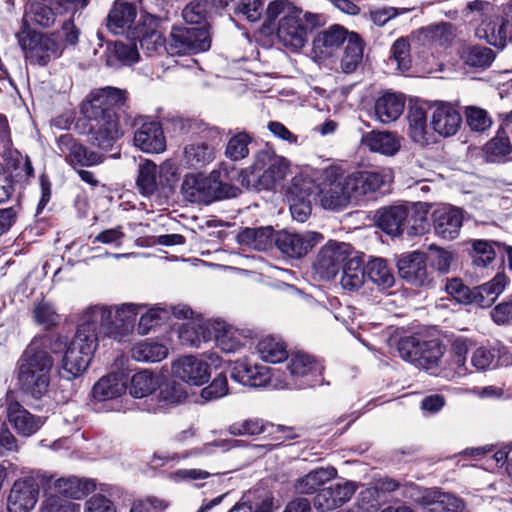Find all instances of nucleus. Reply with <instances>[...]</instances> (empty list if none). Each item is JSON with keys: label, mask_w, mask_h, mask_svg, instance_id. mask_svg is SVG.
Returning a JSON list of instances; mask_svg holds the SVG:
<instances>
[{"label": "nucleus", "mask_w": 512, "mask_h": 512, "mask_svg": "<svg viewBox=\"0 0 512 512\" xmlns=\"http://www.w3.org/2000/svg\"><path fill=\"white\" fill-rule=\"evenodd\" d=\"M124 91L105 87L91 93L81 105V113L89 122V131L93 143L102 149H108L121 137L122 131L116 109L124 105Z\"/></svg>", "instance_id": "1"}, {"label": "nucleus", "mask_w": 512, "mask_h": 512, "mask_svg": "<svg viewBox=\"0 0 512 512\" xmlns=\"http://www.w3.org/2000/svg\"><path fill=\"white\" fill-rule=\"evenodd\" d=\"M281 15L277 38L283 46L292 51H299L306 45L309 31L326 24L324 14L303 12L289 0L271 1L266 9L267 20L272 23Z\"/></svg>", "instance_id": "2"}, {"label": "nucleus", "mask_w": 512, "mask_h": 512, "mask_svg": "<svg viewBox=\"0 0 512 512\" xmlns=\"http://www.w3.org/2000/svg\"><path fill=\"white\" fill-rule=\"evenodd\" d=\"M53 364V358L46 351L42 339L34 338L17 361L19 389L26 395L40 399L48 391Z\"/></svg>", "instance_id": "3"}, {"label": "nucleus", "mask_w": 512, "mask_h": 512, "mask_svg": "<svg viewBox=\"0 0 512 512\" xmlns=\"http://www.w3.org/2000/svg\"><path fill=\"white\" fill-rule=\"evenodd\" d=\"M142 305L124 303L120 306L95 305L82 313L84 325L91 326L98 337L117 338L128 334L134 326L138 310Z\"/></svg>", "instance_id": "4"}, {"label": "nucleus", "mask_w": 512, "mask_h": 512, "mask_svg": "<svg viewBox=\"0 0 512 512\" xmlns=\"http://www.w3.org/2000/svg\"><path fill=\"white\" fill-rule=\"evenodd\" d=\"M289 161L283 156L277 155L270 147L258 151L251 166V171L244 177L248 187L257 190H271L280 184L287 176Z\"/></svg>", "instance_id": "5"}, {"label": "nucleus", "mask_w": 512, "mask_h": 512, "mask_svg": "<svg viewBox=\"0 0 512 512\" xmlns=\"http://www.w3.org/2000/svg\"><path fill=\"white\" fill-rule=\"evenodd\" d=\"M99 339L91 326L84 325V319L81 317L76 334L67 346L62 359V368L67 379L75 378L87 369Z\"/></svg>", "instance_id": "6"}, {"label": "nucleus", "mask_w": 512, "mask_h": 512, "mask_svg": "<svg viewBox=\"0 0 512 512\" xmlns=\"http://www.w3.org/2000/svg\"><path fill=\"white\" fill-rule=\"evenodd\" d=\"M218 176L219 174L215 171L208 176L203 174L186 175L181 186L184 198L190 202L207 204L214 200L235 197L239 190L223 184L218 180Z\"/></svg>", "instance_id": "7"}, {"label": "nucleus", "mask_w": 512, "mask_h": 512, "mask_svg": "<svg viewBox=\"0 0 512 512\" xmlns=\"http://www.w3.org/2000/svg\"><path fill=\"white\" fill-rule=\"evenodd\" d=\"M402 495L422 506L426 512H465L461 498L438 488H421L410 483L403 486Z\"/></svg>", "instance_id": "8"}, {"label": "nucleus", "mask_w": 512, "mask_h": 512, "mask_svg": "<svg viewBox=\"0 0 512 512\" xmlns=\"http://www.w3.org/2000/svg\"><path fill=\"white\" fill-rule=\"evenodd\" d=\"M17 37L25 58L32 64L45 66L51 59L60 57L64 50L54 34L22 30Z\"/></svg>", "instance_id": "9"}, {"label": "nucleus", "mask_w": 512, "mask_h": 512, "mask_svg": "<svg viewBox=\"0 0 512 512\" xmlns=\"http://www.w3.org/2000/svg\"><path fill=\"white\" fill-rule=\"evenodd\" d=\"M397 349L403 360L425 370L437 366L444 352L438 340L425 341L416 336L401 338Z\"/></svg>", "instance_id": "10"}, {"label": "nucleus", "mask_w": 512, "mask_h": 512, "mask_svg": "<svg viewBox=\"0 0 512 512\" xmlns=\"http://www.w3.org/2000/svg\"><path fill=\"white\" fill-rule=\"evenodd\" d=\"M211 46V38L205 27L174 26L165 45L172 56L205 52Z\"/></svg>", "instance_id": "11"}, {"label": "nucleus", "mask_w": 512, "mask_h": 512, "mask_svg": "<svg viewBox=\"0 0 512 512\" xmlns=\"http://www.w3.org/2000/svg\"><path fill=\"white\" fill-rule=\"evenodd\" d=\"M347 184V178L339 168L335 166L325 168L319 184L321 205L325 209L337 210L352 203L353 198Z\"/></svg>", "instance_id": "12"}, {"label": "nucleus", "mask_w": 512, "mask_h": 512, "mask_svg": "<svg viewBox=\"0 0 512 512\" xmlns=\"http://www.w3.org/2000/svg\"><path fill=\"white\" fill-rule=\"evenodd\" d=\"M353 248L345 242L328 241L322 246L313 262V271L321 280H332L352 255Z\"/></svg>", "instance_id": "13"}, {"label": "nucleus", "mask_w": 512, "mask_h": 512, "mask_svg": "<svg viewBox=\"0 0 512 512\" xmlns=\"http://www.w3.org/2000/svg\"><path fill=\"white\" fill-rule=\"evenodd\" d=\"M1 401V406H5L9 423L19 435L29 437L35 434L43 425V419L26 410L22 404L17 401L13 391H7Z\"/></svg>", "instance_id": "14"}, {"label": "nucleus", "mask_w": 512, "mask_h": 512, "mask_svg": "<svg viewBox=\"0 0 512 512\" xmlns=\"http://www.w3.org/2000/svg\"><path fill=\"white\" fill-rule=\"evenodd\" d=\"M348 190L351 192L353 202L358 203L372 197L386 183L390 181V174L381 171H356L346 175Z\"/></svg>", "instance_id": "15"}, {"label": "nucleus", "mask_w": 512, "mask_h": 512, "mask_svg": "<svg viewBox=\"0 0 512 512\" xmlns=\"http://www.w3.org/2000/svg\"><path fill=\"white\" fill-rule=\"evenodd\" d=\"M322 239V234L318 232L294 233L282 231L277 234L275 245L287 257L301 258L311 251Z\"/></svg>", "instance_id": "16"}, {"label": "nucleus", "mask_w": 512, "mask_h": 512, "mask_svg": "<svg viewBox=\"0 0 512 512\" xmlns=\"http://www.w3.org/2000/svg\"><path fill=\"white\" fill-rule=\"evenodd\" d=\"M311 194V181L301 176H295L292 179V183L287 189L286 197L291 215L296 221L304 222L311 214Z\"/></svg>", "instance_id": "17"}, {"label": "nucleus", "mask_w": 512, "mask_h": 512, "mask_svg": "<svg viewBox=\"0 0 512 512\" xmlns=\"http://www.w3.org/2000/svg\"><path fill=\"white\" fill-rule=\"evenodd\" d=\"M58 148L65 155L66 161L73 166L89 167L101 164L104 155L90 151L81 143H78L70 134L61 135L57 141Z\"/></svg>", "instance_id": "18"}, {"label": "nucleus", "mask_w": 512, "mask_h": 512, "mask_svg": "<svg viewBox=\"0 0 512 512\" xmlns=\"http://www.w3.org/2000/svg\"><path fill=\"white\" fill-rule=\"evenodd\" d=\"M397 267L400 277L412 286H428L432 281L427 271L424 253L415 251L401 256Z\"/></svg>", "instance_id": "19"}, {"label": "nucleus", "mask_w": 512, "mask_h": 512, "mask_svg": "<svg viewBox=\"0 0 512 512\" xmlns=\"http://www.w3.org/2000/svg\"><path fill=\"white\" fill-rule=\"evenodd\" d=\"M39 485L33 478L17 480L7 500L8 512H30L36 505Z\"/></svg>", "instance_id": "20"}, {"label": "nucleus", "mask_w": 512, "mask_h": 512, "mask_svg": "<svg viewBox=\"0 0 512 512\" xmlns=\"http://www.w3.org/2000/svg\"><path fill=\"white\" fill-rule=\"evenodd\" d=\"M356 488V484L351 481L323 488L313 499L314 508L319 512L332 511L348 502L356 492Z\"/></svg>", "instance_id": "21"}, {"label": "nucleus", "mask_w": 512, "mask_h": 512, "mask_svg": "<svg viewBox=\"0 0 512 512\" xmlns=\"http://www.w3.org/2000/svg\"><path fill=\"white\" fill-rule=\"evenodd\" d=\"M463 212L453 206H441L432 213L433 228L439 237L445 240H453L458 237L462 224Z\"/></svg>", "instance_id": "22"}, {"label": "nucleus", "mask_w": 512, "mask_h": 512, "mask_svg": "<svg viewBox=\"0 0 512 512\" xmlns=\"http://www.w3.org/2000/svg\"><path fill=\"white\" fill-rule=\"evenodd\" d=\"M172 371L176 377L193 385H202L210 376L208 363L194 356H184L175 361Z\"/></svg>", "instance_id": "23"}, {"label": "nucleus", "mask_w": 512, "mask_h": 512, "mask_svg": "<svg viewBox=\"0 0 512 512\" xmlns=\"http://www.w3.org/2000/svg\"><path fill=\"white\" fill-rule=\"evenodd\" d=\"M350 33L343 27L334 25L328 30L319 33L312 43L314 58L322 61L330 57L334 50L347 42Z\"/></svg>", "instance_id": "24"}, {"label": "nucleus", "mask_w": 512, "mask_h": 512, "mask_svg": "<svg viewBox=\"0 0 512 512\" xmlns=\"http://www.w3.org/2000/svg\"><path fill=\"white\" fill-rule=\"evenodd\" d=\"M134 144L146 153H160L165 150L163 130L157 122H143L134 133Z\"/></svg>", "instance_id": "25"}, {"label": "nucleus", "mask_w": 512, "mask_h": 512, "mask_svg": "<svg viewBox=\"0 0 512 512\" xmlns=\"http://www.w3.org/2000/svg\"><path fill=\"white\" fill-rule=\"evenodd\" d=\"M407 216L408 207L403 205L387 206L375 212L374 221L377 227L386 234L399 236L404 233Z\"/></svg>", "instance_id": "26"}, {"label": "nucleus", "mask_w": 512, "mask_h": 512, "mask_svg": "<svg viewBox=\"0 0 512 512\" xmlns=\"http://www.w3.org/2000/svg\"><path fill=\"white\" fill-rule=\"evenodd\" d=\"M461 123V114L455 108L447 104L438 106L434 110L431 120L434 131L443 137L456 134Z\"/></svg>", "instance_id": "27"}, {"label": "nucleus", "mask_w": 512, "mask_h": 512, "mask_svg": "<svg viewBox=\"0 0 512 512\" xmlns=\"http://www.w3.org/2000/svg\"><path fill=\"white\" fill-rule=\"evenodd\" d=\"M362 144L371 152L393 156L401 147V139L392 132L371 131L362 136Z\"/></svg>", "instance_id": "28"}, {"label": "nucleus", "mask_w": 512, "mask_h": 512, "mask_svg": "<svg viewBox=\"0 0 512 512\" xmlns=\"http://www.w3.org/2000/svg\"><path fill=\"white\" fill-rule=\"evenodd\" d=\"M337 470L334 467H320L311 470L306 475L295 480L293 488L295 493L309 495L318 491L319 487L335 478Z\"/></svg>", "instance_id": "29"}, {"label": "nucleus", "mask_w": 512, "mask_h": 512, "mask_svg": "<svg viewBox=\"0 0 512 512\" xmlns=\"http://www.w3.org/2000/svg\"><path fill=\"white\" fill-rule=\"evenodd\" d=\"M60 14L55 5L48 0H32L25 12L24 21L27 24L43 28L52 26Z\"/></svg>", "instance_id": "30"}, {"label": "nucleus", "mask_w": 512, "mask_h": 512, "mask_svg": "<svg viewBox=\"0 0 512 512\" xmlns=\"http://www.w3.org/2000/svg\"><path fill=\"white\" fill-rule=\"evenodd\" d=\"M166 166L157 167L152 161L145 160L139 164L137 186L144 196L153 195L162 185V177Z\"/></svg>", "instance_id": "31"}, {"label": "nucleus", "mask_w": 512, "mask_h": 512, "mask_svg": "<svg viewBox=\"0 0 512 512\" xmlns=\"http://www.w3.org/2000/svg\"><path fill=\"white\" fill-rule=\"evenodd\" d=\"M136 8L129 3L115 2L107 16L106 26L113 34H124L136 18Z\"/></svg>", "instance_id": "32"}, {"label": "nucleus", "mask_w": 512, "mask_h": 512, "mask_svg": "<svg viewBox=\"0 0 512 512\" xmlns=\"http://www.w3.org/2000/svg\"><path fill=\"white\" fill-rule=\"evenodd\" d=\"M507 285V277L497 274L491 281L473 289L472 304L485 308L491 306Z\"/></svg>", "instance_id": "33"}, {"label": "nucleus", "mask_w": 512, "mask_h": 512, "mask_svg": "<svg viewBox=\"0 0 512 512\" xmlns=\"http://www.w3.org/2000/svg\"><path fill=\"white\" fill-rule=\"evenodd\" d=\"M232 378L243 385L259 387L267 383L270 375L265 366H253L246 361H239L233 369Z\"/></svg>", "instance_id": "34"}, {"label": "nucleus", "mask_w": 512, "mask_h": 512, "mask_svg": "<svg viewBox=\"0 0 512 512\" xmlns=\"http://www.w3.org/2000/svg\"><path fill=\"white\" fill-rule=\"evenodd\" d=\"M404 110V99L395 93H386L375 101L374 111L382 123H390L399 118Z\"/></svg>", "instance_id": "35"}, {"label": "nucleus", "mask_w": 512, "mask_h": 512, "mask_svg": "<svg viewBox=\"0 0 512 512\" xmlns=\"http://www.w3.org/2000/svg\"><path fill=\"white\" fill-rule=\"evenodd\" d=\"M237 241L241 246L253 250L265 251L272 245L273 229L270 226L257 228L247 227L238 233Z\"/></svg>", "instance_id": "36"}, {"label": "nucleus", "mask_w": 512, "mask_h": 512, "mask_svg": "<svg viewBox=\"0 0 512 512\" xmlns=\"http://www.w3.org/2000/svg\"><path fill=\"white\" fill-rule=\"evenodd\" d=\"M419 34L432 46L446 47L456 37V29L452 23L439 22L419 29Z\"/></svg>", "instance_id": "37"}, {"label": "nucleus", "mask_w": 512, "mask_h": 512, "mask_svg": "<svg viewBox=\"0 0 512 512\" xmlns=\"http://www.w3.org/2000/svg\"><path fill=\"white\" fill-rule=\"evenodd\" d=\"M341 269L340 284L343 289L356 291L363 286L366 277L365 267L358 257H352L351 255Z\"/></svg>", "instance_id": "38"}, {"label": "nucleus", "mask_w": 512, "mask_h": 512, "mask_svg": "<svg viewBox=\"0 0 512 512\" xmlns=\"http://www.w3.org/2000/svg\"><path fill=\"white\" fill-rule=\"evenodd\" d=\"M126 390V383L118 374H109L102 377L93 386L92 394L98 401H106L122 395Z\"/></svg>", "instance_id": "39"}, {"label": "nucleus", "mask_w": 512, "mask_h": 512, "mask_svg": "<svg viewBox=\"0 0 512 512\" xmlns=\"http://www.w3.org/2000/svg\"><path fill=\"white\" fill-rule=\"evenodd\" d=\"M54 488L65 497L80 499L95 489V483L76 477L59 478L54 482Z\"/></svg>", "instance_id": "40"}, {"label": "nucleus", "mask_w": 512, "mask_h": 512, "mask_svg": "<svg viewBox=\"0 0 512 512\" xmlns=\"http://www.w3.org/2000/svg\"><path fill=\"white\" fill-rule=\"evenodd\" d=\"M364 44L358 34L351 32L348 36L341 58V69L344 73L350 74L356 71L363 59Z\"/></svg>", "instance_id": "41"}, {"label": "nucleus", "mask_w": 512, "mask_h": 512, "mask_svg": "<svg viewBox=\"0 0 512 512\" xmlns=\"http://www.w3.org/2000/svg\"><path fill=\"white\" fill-rule=\"evenodd\" d=\"M215 335L216 345L226 353L237 351L242 346L240 334L223 321H215L211 324Z\"/></svg>", "instance_id": "42"}, {"label": "nucleus", "mask_w": 512, "mask_h": 512, "mask_svg": "<svg viewBox=\"0 0 512 512\" xmlns=\"http://www.w3.org/2000/svg\"><path fill=\"white\" fill-rule=\"evenodd\" d=\"M407 120L411 139L420 145L428 144L427 115L425 109L419 106L410 107Z\"/></svg>", "instance_id": "43"}, {"label": "nucleus", "mask_w": 512, "mask_h": 512, "mask_svg": "<svg viewBox=\"0 0 512 512\" xmlns=\"http://www.w3.org/2000/svg\"><path fill=\"white\" fill-rule=\"evenodd\" d=\"M260 357L270 363H279L288 358L285 343L276 337L267 336L261 339L257 345Z\"/></svg>", "instance_id": "44"}, {"label": "nucleus", "mask_w": 512, "mask_h": 512, "mask_svg": "<svg viewBox=\"0 0 512 512\" xmlns=\"http://www.w3.org/2000/svg\"><path fill=\"white\" fill-rule=\"evenodd\" d=\"M462 61L471 67L487 68L495 59L494 51L486 46H465L460 51Z\"/></svg>", "instance_id": "45"}, {"label": "nucleus", "mask_w": 512, "mask_h": 512, "mask_svg": "<svg viewBox=\"0 0 512 512\" xmlns=\"http://www.w3.org/2000/svg\"><path fill=\"white\" fill-rule=\"evenodd\" d=\"M365 275L374 284L383 289L390 288L395 281L394 275L388 267L386 260L382 258L370 260L365 266Z\"/></svg>", "instance_id": "46"}, {"label": "nucleus", "mask_w": 512, "mask_h": 512, "mask_svg": "<svg viewBox=\"0 0 512 512\" xmlns=\"http://www.w3.org/2000/svg\"><path fill=\"white\" fill-rule=\"evenodd\" d=\"M214 159V150L204 142L191 143L184 148V161L192 168H201Z\"/></svg>", "instance_id": "47"}, {"label": "nucleus", "mask_w": 512, "mask_h": 512, "mask_svg": "<svg viewBox=\"0 0 512 512\" xmlns=\"http://www.w3.org/2000/svg\"><path fill=\"white\" fill-rule=\"evenodd\" d=\"M167 354L168 350L163 344L151 341L137 343L131 350L133 359L140 362H159Z\"/></svg>", "instance_id": "48"}, {"label": "nucleus", "mask_w": 512, "mask_h": 512, "mask_svg": "<svg viewBox=\"0 0 512 512\" xmlns=\"http://www.w3.org/2000/svg\"><path fill=\"white\" fill-rule=\"evenodd\" d=\"M427 205L418 203L412 211L408 209V216L405 219L404 233L408 236L424 234L428 229Z\"/></svg>", "instance_id": "49"}, {"label": "nucleus", "mask_w": 512, "mask_h": 512, "mask_svg": "<svg viewBox=\"0 0 512 512\" xmlns=\"http://www.w3.org/2000/svg\"><path fill=\"white\" fill-rule=\"evenodd\" d=\"M157 385V379L152 373L142 370L132 376L129 391L133 397L143 398L155 391Z\"/></svg>", "instance_id": "50"}, {"label": "nucleus", "mask_w": 512, "mask_h": 512, "mask_svg": "<svg viewBox=\"0 0 512 512\" xmlns=\"http://www.w3.org/2000/svg\"><path fill=\"white\" fill-rule=\"evenodd\" d=\"M112 53L107 55L106 63L108 66H117V61L123 65H131L139 59L136 44L132 43L115 42Z\"/></svg>", "instance_id": "51"}, {"label": "nucleus", "mask_w": 512, "mask_h": 512, "mask_svg": "<svg viewBox=\"0 0 512 512\" xmlns=\"http://www.w3.org/2000/svg\"><path fill=\"white\" fill-rule=\"evenodd\" d=\"M484 151L489 162H496L512 152L510 140L503 129L485 145Z\"/></svg>", "instance_id": "52"}, {"label": "nucleus", "mask_w": 512, "mask_h": 512, "mask_svg": "<svg viewBox=\"0 0 512 512\" xmlns=\"http://www.w3.org/2000/svg\"><path fill=\"white\" fill-rule=\"evenodd\" d=\"M471 256L473 263L479 267H486L491 263L495 256L496 243L489 240H472Z\"/></svg>", "instance_id": "53"}, {"label": "nucleus", "mask_w": 512, "mask_h": 512, "mask_svg": "<svg viewBox=\"0 0 512 512\" xmlns=\"http://www.w3.org/2000/svg\"><path fill=\"white\" fill-rule=\"evenodd\" d=\"M251 142L250 136L245 132H240L234 135L228 141L225 149L227 158L233 161H239L249 155V144Z\"/></svg>", "instance_id": "54"}, {"label": "nucleus", "mask_w": 512, "mask_h": 512, "mask_svg": "<svg viewBox=\"0 0 512 512\" xmlns=\"http://www.w3.org/2000/svg\"><path fill=\"white\" fill-rule=\"evenodd\" d=\"M316 368V361L306 353L296 352L290 356L288 370L292 377H303Z\"/></svg>", "instance_id": "55"}, {"label": "nucleus", "mask_w": 512, "mask_h": 512, "mask_svg": "<svg viewBox=\"0 0 512 512\" xmlns=\"http://www.w3.org/2000/svg\"><path fill=\"white\" fill-rule=\"evenodd\" d=\"M33 317L35 322L45 329H49L58 324L60 316L55 307L47 302L40 301L33 308Z\"/></svg>", "instance_id": "56"}, {"label": "nucleus", "mask_w": 512, "mask_h": 512, "mask_svg": "<svg viewBox=\"0 0 512 512\" xmlns=\"http://www.w3.org/2000/svg\"><path fill=\"white\" fill-rule=\"evenodd\" d=\"M137 38L139 39L140 47L149 54L158 51V49L166 45L162 33L157 29L143 27L140 29Z\"/></svg>", "instance_id": "57"}, {"label": "nucleus", "mask_w": 512, "mask_h": 512, "mask_svg": "<svg viewBox=\"0 0 512 512\" xmlns=\"http://www.w3.org/2000/svg\"><path fill=\"white\" fill-rule=\"evenodd\" d=\"M466 119L469 127L476 132H484L492 125V119L486 110L479 107H467Z\"/></svg>", "instance_id": "58"}, {"label": "nucleus", "mask_w": 512, "mask_h": 512, "mask_svg": "<svg viewBox=\"0 0 512 512\" xmlns=\"http://www.w3.org/2000/svg\"><path fill=\"white\" fill-rule=\"evenodd\" d=\"M264 12L263 0H240L235 7V14L243 16L250 22L258 21Z\"/></svg>", "instance_id": "59"}, {"label": "nucleus", "mask_w": 512, "mask_h": 512, "mask_svg": "<svg viewBox=\"0 0 512 512\" xmlns=\"http://www.w3.org/2000/svg\"><path fill=\"white\" fill-rule=\"evenodd\" d=\"M274 428L273 425H264L262 421L258 419H248L232 424L229 427V432L232 435H257Z\"/></svg>", "instance_id": "60"}, {"label": "nucleus", "mask_w": 512, "mask_h": 512, "mask_svg": "<svg viewBox=\"0 0 512 512\" xmlns=\"http://www.w3.org/2000/svg\"><path fill=\"white\" fill-rule=\"evenodd\" d=\"M228 394L227 377L223 373L218 374L210 385L203 388L201 397L205 401H212L224 397Z\"/></svg>", "instance_id": "61"}, {"label": "nucleus", "mask_w": 512, "mask_h": 512, "mask_svg": "<svg viewBox=\"0 0 512 512\" xmlns=\"http://www.w3.org/2000/svg\"><path fill=\"white\" fill-rule=\"evenodd\" d=\"M446 291L461 304H472L473 289L463 284L460 279L453 278L446 283Z\"/></svg>", "instance_id": "62"}, {"label": "nucleus", "mask_w": 512, "mask_h": 512, "mask_svg": "<svg viewBox=\"0 0 512 512\" xmlns=\"http://www.w3.org/2000/svg\"><path fill=\"white\" fill-rule=\"evenodd\" d=\"M41 512H80V505L58 496H51L43 502Z\"/></svg>", "instance_id": "63"}, {"label": "nucleus", "mask_w": 512, "mask_h": 512, "mask_svg": "<svg viewBox=\"0 0 512 512\" xmlns=\"http://www.w3.org/2000/svg\"><path fill=\"white\" fill-rule=\"evenodd\" d=\"M491 34L502 46L506 41H512V14L505 19H497L491 27Z\"/></svg>", "instance_id": "64"}]
</instances>
